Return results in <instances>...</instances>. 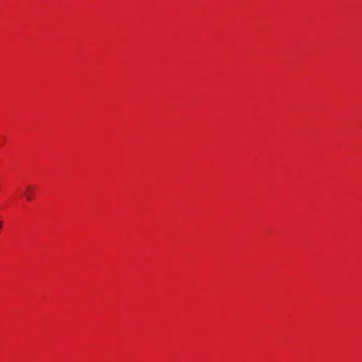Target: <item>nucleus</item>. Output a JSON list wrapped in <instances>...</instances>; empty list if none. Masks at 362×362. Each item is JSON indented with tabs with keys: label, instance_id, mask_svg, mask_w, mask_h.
Here are the masks:
<instances>
[{
	"label": "nucleus",
	"instance_id": "f257e3e1",
	"mask_svg": "<svg viewBox=\"0 0 362 362\" xmlns=\"http://www.w3.org/2000/svg\"><path fill=\"white\" fill-rule=\"evenodd\" d=\"M33 191V187L31 186L28 187V188L26 189L25 194L27 196L28 199H30L31 194H32Z\"/></svg>",
	"mask_w": 362,
	"mask_h": 362
}]
</instances>
